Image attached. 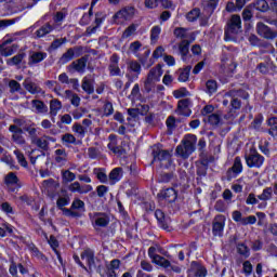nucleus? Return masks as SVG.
Returning <instances> with one entry per match:
<instances>
[{
  "instance_id": "1",
  "label": "nucleus",
  "mask_w": 277,
  "mask_h": 277,
  "mask_svg": "<svg viewBox=\"0 0 277 277\" xmlns=\"http://www.w3.org/2000/svg\"><path fill=\"white\" fill-rule=\"evenodd\" d=\"M151 156L154 158L153 163L158 162L159 167L163 170H169V168H172V153H170V150L155 145L153 147Z\"/></svg>"
},
{
  "instance_id": "2",
  "label": "nucleus",
  "mask_w": 277,
  "mask_h": 277,
  "mask_svg": "<svg viewBox=\"0 0 277 277\" xmlns=\"http://www.w3.org/2000/svg\"><path fill=\"white\" fill-rule=\"evenodd\" d=\"M241 31V16L232 15L225 27L224 40L225 42H233L237 40L238 34Z\"/></svg>"
},
{
  "instance_id": "3",
  "label": "nucleus",
  "mask_w": 277,
  "mask_h": 277,
  "mask_svg": "<svg viewBox=\"0 0 277 277\" xmlns=\"http://www.w3.org/2000/svg\"><path fill=\"white\" fill-rule=\"evenodd\" d=\"M196 142H198L196 135L187 134L182 141V144L176 147V154L182 157V159L189 158V155L196 150Z\"/></svg>"
},
{
  "instance_id": "4",
  "label": "nucleus",
  "mask_w": 277,
  "mask_h": 277,
  "mask_svg": "<svg viewBox=\"0 0 277 277\" xmlns=\"http://www.w3.org/2000/svg\"><path fill=\"white\" fill-rule=\"evenodd\" d=\"M94 228H107L109 226V214L105 212H93L89 214Z\"/></svg>"
},
{
  "instance_id": "5",
  "label": "nucleus",
  "mask_w": 277,
  "mask_h": 277,
  "mask_svg": "<svg viewBox=\"0 0 277 277\" xmlns=\"http://www.w3.org/2000/svg\"><path fill=\"white\" fill-rule=\"evenodd\" d=\"M225 96H229L230 106L233 109H241V100L248 98V93L243 90H230L225 94Z\"/></svg>"
},
{
  "instance_id": "6",
  "label": "nucleus",
  "mask_w": 277,
  "mask_h": 277,
  "mask_svg": "<svg viewBox=\"0 0 277 277\" xmlns=\"http://www.w3.org/2000/svg\"><path fill=\"white\" fill-rule=\"evenodd\" d=\"M70 205V197H60L56 201V207L63 212L66 217H79V212L65 208Z\"/></svg>"
},
{
  "instance_id": "7",
  "label": "nucleus",
  "mask_w": 277,
  "mask_h": 277,
  "mask_svg": "<svg viewBox=\"0 0 277 277\" xmlns=\"http://www.w3.org/2000/svg\"><path fill=\"white\" fill-rule=\"evenodd\" d=\"M248 168H261L265 163V157L259 151L251 150L249 155L245 157Z\"/></svg>"
},
{
  "instance_id": "8",
  "label": "nucleus",
  "mask_w": 277,
  "mask_h": 277,
  "mask_svg": "<svg viewBox=\"0 0 277 277\" xmlns=\"http://www.w3.org/2000/svg\"><path fill=\"white\" fill-rule=\"evenodd\" d=\"M224 226H226V216L219 214L212 222V233L214 237H222L224 235Z\"/></svg>"
},
{
  "instance_id": "9",
  "label": "nucleus",
  "mask_w": 277,
  "mask_h": 277,
  "mask_svg": "<svg viewBox=\"0 0 277 277\" xmlns=\"http://www.w3.org/2000/svg\"><path fill=\"white\" fill-rule=\"evenodd\" d=\"M89 55H84L76 61H74L67 68L69 72H85V67L88 66Z\"/></svg>"
},
{
  "instance_id": "10",
  "label": "nucleus",
  "mask_w": 277,
  "mask_h": 277,
  "mask_svg": "<svg viewBox=\"0 0 277 277\" xmlns=\"http://www.w3.org/2000/svg\"><path fill=\"white\" fill-rule=\"evenodd\" d=\"M23 88L26 90V92L32 95L40 94V96H44L45 94L44 90H42V88L38 85V83L31 81V78H26L24 80Z\"/></svg>"
},
{
  "instance_id": "11",
  "label": "nucleus",
  "mask_w": 277,
  "mask_h": 277,
  "mask_svg": "<svg viewBox=\"0 0 277 277\" xmlns=\"http://www.w3.org/2000/svg\"><path fill=\"white\" fill-rule=\"evenodd\" d=\"M256 34L266 40H274V38H277V32L272 30L269 26L263 24V22L256 24Z\"/></svg>"
},
{
  "instance_id": "12",
  "label": "nucleus",
  "mask_w": 277,
  "mask_h": 277,
  "mask_svg": "<svg viewBox=\"0 0 277 277\" xmlns=\"http://www.w3.org/2000/svg\"><path fill=\"white\" fill-rule=\"evenodd\" d=\"M50 142H55V138H53L49 135H42L40 137L37 136V140L32 141L31 144H34V146H37V148L42 150V157H44L45 156L44 153H47L49 150Z\"/></svg>"
},
{
  "instance_id": "13",
  "label": "nucleus",
  "mask_w": 277,
  "mask_h": 277,
  "mask_svg": "<svg viewBox=\"0 0 277 277\" xmlns=\"http://www.w3.org/2000/svg\"><path fill=\"white\" fill-rule=\"evenodd\" d=\"M10 133H12L11 140L14 144H18L23 146L26 144L25 136H23V129L18 128L17 126H10L9 127Z\"/></svg>"
},
{
  "instance_id": "14",
  "label": "nucleus",
  "mask_w": 277,
  "mask_h": 277,
  "mask_svg": "<svg viewBox=\"0 0 277 277\" xmlns=\"http://www.w3.org/2000/svg\"><path fill=\"white\" fill-rule=\"evenodd\" d=\"M54 161H55L56 166H60L61 168L63 166H66V163L68 161V153H66V149H64V148L56 149L54 151Z\"/></svg>"
},
{
  "instance_id": "15",
  "label": "nucleus",
  "mask_w": 277,
  "mask_h": 277,
  "mask_svg": "<svg viewBox=\"0 0 277 277\" xmlns=\"http://www.w3.org/2000/svg\"><path fill=\"white\" fill-rule=\"evenodd\" d=\"M158 197L162 198V200H167V202H175L179 195L174 188H166L158 194Z\"/></svg>"
},
{
  "instance_id": "16",
  "label": "nucleus",
  "mask_w": 277,
  "mask_h": 277,
  "mask_svg": "<svg viewBox=\"0 0 277 277\" xmlns=\"http://www.w3.org/2000/svg\"><path fill=\"white\" fill-rule=\"evenodd\" d=\"M69 192L72 194H88L89 192H92L91 185H83L79 184V182H74L68 187Z\"/></svg>"
},
{
  "instance_id": "17",
  "label": "nucleus",
  "mask_w": 277,
  "mask_h": 277,
  "mask_svg": "<svg viewBox=\"0 0 277 277\" xmlns=\"http://www.w3.org/2000/svg\"><path fill=\"white\" fill-rule=\"evenodd\" d=\"M194 41L193 39H184L179 44V51L182 55L183 62H187V55H189V44Z\"/></svg>"
},
{
  "instance_id": "18",
  "label": "nucleus",
  "mask_w": 277,
  "mask_h": 277,
  "mask_svg": "<svg viewBox=\"0 0 277 277\" xmlns=\"http://www.w3.org/2000/svg\"><path fill=\"white\" fill-rule=\"evenodd\" d=\"M173 35L175 38H179L180 40H192L194 39V34L189 32L187 28L184 27H176L173 31Z\"/></svg>"
},
{
  "instance_id": "19",
  "label": "nucleus",
  "mask_w": 277,
  "mask_h": 277,
  "mask_svg": "<svg viewBox=\"0 0 277 277\" xmlns=\"http://www.w3.org/2000/svg\"><path fill=\"white\" fill-rule=\"evenodd\" d=\"M75 51H83V48H69L60 58V64H68L71 60H75Z\"/></svg>"
},
{
  "instance_id": "20",
  "label": "nucleus",
  "mask_w": 277,
  "mask_h": 277,
  "mask_svg": "<svg viewBox=\"0 0 277 277\" xmlns=\"http://www.w3.org/2000/svg\"><path fill=\"white\" fill-rule=\"evenodd\" d=\"M163 75V69H161V64L156 65L153 67L149 72L147 74V77L157 83L161 81V76Z\"/></svg>"
},
{
  "instance_id": "21",
  "label": "nucleus",
  "mask_w": 277,
  "mask_h": 277,
  "mask_svg": "<svg viewBox=\"0 0 277 277\" xmlns=\"http://www.w3.org/2000/svg\"><path fill=\"white\" fill-rule=\"evenodd\" d=\"M134 15H135V8L128 6L117 12L116 17L123 18L124 21H131V18H133Z\"/></svg>"
},
{
  "instance_id": "22",
  "label": "nucleus",
  "mask_w": 277,
  "mask_h": 277,
  "mask_svg": "<svg viewBox=\"0 0 277 277\" xmlns=\"http://www.w3.org/2000/svg\"><path fill=\"white\" fill-rule=\"evenodd\" d=\"M62 109V103L60 100L54 98L50 101V116L52 122H55V116H57L58 111Z\"/></svg>"
},
{
  "instance_id": "23",
  "label": "nucleus",
  "mask_w": 277,
  "mask_h": 277,
  "mask_svg": "<svg viewBox=\"0 0 277 277\" xmlns=\"http://www.w3.org/2000/svg\"><path fill=\"white\" fill-rule=\"evenodd\" d=\"M82 261L87 260L89 265V269L87 272H92V267H94V251L87 249L80 254Z\"/></svg>"
},
{
  "instance_id": "24",
  "label": "nucleus",
  "mask_w": 277,
  "mask_h": 277,
  "mask_svg": "<svg viewBox=\"0 0 277 277\" xmlns=\"http://www.w3.org/2000/svg\"><path fill=\"white\" fill-rule=\"evenodd\" d=\"M189 105H192V101L189 98L181 100L177 103V114H180V116H189V114H187Z\"/></svg>"
},
{
  "instance_id": "25",
  "label": "nucleus",
  "mask_w": 277,
  "mask_h": 277,
  "mask_svg": "<svg viewBox=\"0 0 277 277\" xmlns=\"http://www.w3.org/2000/svg\"><path fill=\"white\" fill-rule=\"evenodd\" d=\"M221 68L223 69V72H234L235 68H237V64H235L230 58L225 57L222 60Z\"/></svg>"
},
{
  "instance_id": "26",
  "label": "nucleus",
  "mask_w": 277,
  "mask_h": 277,
  "mask_svg": "<svg viewBox=\"0 0 277 277\" xmlns=\"http://www.w3.org/2000/svg\"><path fill=\"white\" fill-rule=\"evenodd\" d=\"M47 60V53L44 52H35L30 55L28 65L34 66V64H40V62Z\"/></svg>"
},
{
  "instance_id": "27",
  "label": "nucleus",
  "mask_w": 277,
  "mask_h": 277,
  "mask_svg": "<svg viewBox=\"0 0 277 277\" xmlns=\"http://www.w3.org/2000/svg\"><path fill=\"white\" fill-rule=\"evenodd\" d=\"M53 29H55V27H53V25H50L49 23H47L43 26H41L35 34H36L37 38H44V36H49V34H51V31H53Z\"/></svg>"
},
{
  "instance_id": "28",
  "label": "nucleus",
  "mask_w": 277,
  "mask_h": 277,
  "mask_svg": "<svg viewBox=\"0 0 277 277\" xmlns=\"http://www.w3.org/2000/svg\"><path fill=\"white\" fill-rule=\"evenodd\" d=\"M81 88L87 92V94H94V81L89 79L88 77H84L82 79Z\"/></svg>"
},
{
  "instance_id": "29",
  "label": "nucleus",
  "mask_w": 277,
  "mask_h": 277,
  "mask_svg": "<svg viewBox=\"0 0 277 277\" xmlns=\"http://www.w3.org/2000/svg\"><path fill=\"white\" fill-rule=\"evenodd\" d=\"M31 105L32 107H35L38 114H47V111H49V107L47 106V104H44V102L40 100H32Z\"/></svg>"
},
{
  "instance_id": "30",
  "label": "nucleus",
  "mask_w": 277,
  "mask_h": 277,
  "mask_svg": "<svg viewBox=\"0 0 277 277\" xmlns=\"http://www.w3.org/2000/svg\"><path fill=\"white\" fill-rule=\"evenodd\" d=\"M153 263L159 265V267H163V269H170V267H172V263L161 255L156 256Z\"/></svg>"
},
{
  "instance_id": "31",
  "label": "nucleus",
  "mask_w": 277,
  "mask_h": 277,
  "mask_svg": "<svg viewBox=\"0 0 277 277\" xmlns=\"http://www.w3.org/2000/svg\"><path fill=\"white\" fill-rule=\"evenodd\" d=\"M274 197V188L266 187L263 189L262 194L258 196L259 200H262L263 202H267V200H272Z\"/></svg>"
},
{
  "instance_id": "32",
  "label": "nucleus",
  "mask_w": 277,
  "mask_h": 277,
  "mask_svg": "<svg viewBox=\"0 0 277 277\" xmlns=\"http://www.w3.org/2000/svg\"><path fill=\"white\" fill-rule=\"evenodd\" d=\"M137 27H140V25H137V24H131L130 26H128V27L124 29V31H123L121 38H122L123 40H127V38H131V36H135V31H137Z\"/></svg>"
},
{
  "instance_id": "33",
  "label": "nucleus",
  "mask_w": 277,
  "mask_h": 277,
  "mask_svg": "<svg viewBox=\"0 0 277 277\" xmlns=\"http://www.w3.org/2000/svg\"><path fill=\"white\" fill-rule=\"evenodd\" d=\"M122 172V168H115L110 173H109V182L110 185H116L118 181H120V174Z\"/></svg>"
},
{
  "instance_id": "34",
  "label": "nucleus",
  "mask_w": 277,
  "mask_h": 277,
  "mask_svg": "<svg viewBox=\"0 0 277 277\" xmlns=\"http://www.w3.org/2000/svg\"><path fill=\"white\" fill-rule=\"evenodd\" d=\"M236 250L240 256H243L245 259H248L250 256V248L246 246V243L240 242L236 246Z\"/></svg>"
},
{
  "instance_id": "35",
  "label": "nucleus",
  "mask_w": 277,
  "mask_h": 277,
  "mask_svg": "<svg viewBox=\"0 0 277 277\" xmlns=\"http://www.w3.org/2000/svg\"><path fill=\"white\" fill-rule=\"evenodd\" d=\"M128 69L131 70V72H135L136 77L142 75V65L137 63V61H130L128 63Z\"/></svg>"
},
{
  "instance_id": "36",
  "label": "nucleus",
  "mask_w": 277,
  "mask_h": 277,
  "mask_svg": "<svg viewBox=\"0 0 277 277\" xmlns=\"http://www.w3.org/2000/svg\"><path fill=\"white\" fill-rule=\"evenodd\" d=\"M155 216L158 220L161 228L168 230V223H166V213H163V211L161 210H156Z\"/></svg>"
},
{
  "instance_id": "37",
  "label": "nucleus",
  "mask_w": 277,
  "mask_h": 277,
  "mask_svg": "<svg viewBox=\"0 0 277 277\" xmlns=\"http://www.w3.org/2000/svg\"><path fill=\"white\" fill-rule=\"evenodd\" d=\"M18 176H16V173L10 172L4 177L5 185H18Z\"/></svg>"
},
{
  "instance_id": "38",
  "label": "nucleus",
  "mask_w": 277,
  "mask_h": 277,
  "mask_svg": "<svg viewBox=\"0 0 277 277\" xmlns=\"http://www.w3.org/2000/svg\"><path fill=\"white\" fill-rule=\"evenodd\" d=\"M23 60H25V53H18L17 55L13 56L12 58H9L6 61V64L9 66H18V64H21V62H23Z\"/></svg>"
},
{
  "instance_id": "39",
  "label": "nucleus",
  "mask_w": 277,
  "mask_h": 277,
  "mask_svg": "<svg viewBox=\"0 0 277 277\" xmlns=\"http://www.w3.org/2000/svg\"><path fill=\"white\" fill-rule=\"evenodd\" d=\"M200 16H201L200 9L195 8L190 12L187 13L186 18H187V21H189V23H194L195 21H198V18H200Z\"/></svg>"
},
{
  "instance_id": "40",
  "label": "nucleus",
  "mask_w": 277,
  "mask_h": 277,
  "mask_svg": "<svg viewBox=\"0 0 277 277\" xmlns=\"http://www.w3.org/2000/svg\"><path fill=\"white\" fill-rule=\"evenodd\" d=\"M206 92L207 94H215L217 92V82L215 80H208L206 82Z\"/></svg>"
},
{
  "instance_id": "41",
  "label": "nucleus",
  "mask_w": 277,
  "mask_h": 277,
  "mask_svg": "<svg viewBox=\"0 0 277 277\" xmlns=\"http://www.w3.org/2000/svg\"><path fill=\"white\" fill-rule=\"evenodd\" d=\"M253 6L255 8V10H258L259 12H267V10H269V4L267 3V1L265 0H256L253 3Z\"/></svg>"
},
{
  "instance_id": "42",
  "label": "nucleus",
  "mask_w": 277,
  "mask_h": 277,
  "mask_svg": "<svg viewBox=\"0 0 277 277\" xmlns=\"http://www.w3.org/2000/svg\"><path fill=\"white\" fill-rule=\"evenodd\" d=\"M62 179H63V183H72V181L77 179V175L70 172V170H64L62 171Z\"/></svg>"
},
{
  "instance_id": "43",
  "label": "nucleus",
  "mask_w": 277,
  "mask_h": 277,
  "mask_svg": "<svg viewBox=\"0 0 277 277\" xmlns=\"http://www.w3.org/2000/svg\"><path fill=\"white\" fill-rule=\"evenodd\" d=\"M189 72H192V66L188 65L181 70L177 81L185 83L189 79Z\"/></svg>"
},
{
  "instance_id": "44",
  "label": "nucleus",
  "mask_w": 277,
  "mask_h": 277,
  "mask_svg": "<svg viewBox=\"0 0 277 277\" xmlns=\"http://www.w3.org/2000/svg\"><path fill=\"white\" fill-rule=\"evenodd\" d=\"M62 143L64 146H70V144H77V137L70 133H66L62 136Z\"/></svg>"
},
{
  "instance_id": "45",
  "label": "nucleus",
  "mask_w": 277,
  "mask_h": 277,
  "mask_svg": "<svg viewBox=\"0 0 277 277\" xmlns=\"http://www.w3.org/2000/svg\"><path fill=\"white\" fill-rule=\"evenodd\" d=\"M71 211H85V202L81 199H75L71 203Z\"/></svg>"
},
{
  "instance_id": "46",
  "label": "nucleus",
  "mask_w": 277,
  "mask_h": 277,
  "mask_svg": "<svg viewBox=\"0 0 277 277\" xmlns=\"http://www.w3.org/2000/svg\"><path fill=\"white\" fill-rule=\"evenodd\" d=\"M25 131L28 132V137L32 144L34 141L38 138V129H36L34 126H28L25 128Z\"/></svg>"
},
{
  "instance_id": "47",
  "label": "nucleus",
  "mask_w": 277,
  "mask_h": 277,
  "mask_svg": "<svg viewBox=\"0 0 277 277\" xmlns=\"http://www.w3.org/2000/svg\"><path fill=\"white\" fill-rule=\"evenodd\" d=\"M157 84L156 80H153L151 78L147 77L144 81V90L145 92L149 93L155 90V85Z\"/></svg>"
},
{
  "instance_id": "48",
  "label": "nucleus",
  "mask_w": 277,
  "mask_h": 277,
  "mask_svg": "<svg viewBox=\"0 0 277 277\" xmlns=\"http://www.w3.org/2000/svg\"><path fill=\"white\" fill-rule=\"evenodd\" d=\"M232 170L235 174H239L243 171V164H241V158L236 157Z\"/></svg>"
},
{
  "instance_id": "49",
  "label": "nucleus",
  "mask_w": 277,
  "mask_h": 277,
  "mask_svg": "<svg viewBox=\"0 0 277 277\" xmlns=\"http://www.w3.org/2000/svg\"><path fill=\"white\" fill-rule=\"evenodd\" d=\"M174 180V172L161 173L158 177V183H170Z\"/></svg>"
},
{
  "instance_id": "50",
  "label": "nucleus",
  "mask_w": 277,
  "mask_h": 277,
  "mask_svg": "<svg viewBox=\"0 0 277 277\" xmlns=\"http://www.w3.org/2000/svg\"><path fill=\"white\" fill-rule=\"evenodd\" d=\"M9 88H10L11 94H15V92H21V90H23V88L21 87V83L16 80H10Z\"/></svg>"
},
{
  "instance_id": "51",
  "label": "nucleus",
  "mask_w": 277,
  "mask_h": 277,
  "mask_svg": "<svg viewBox=\"0 0 277 277\" xmlns=\"http://www.w3.org/2000/svg\"><path fill=\"white\" fill-rule=\"evenodd\" d=\"M207 120L210 124H212L213 127H217V124H220V122H222V118L220 117V115L217 114H212L209 115L207 117Z\"/></svg>"
},
{
  "instance_id": "52",
  "label": "nucleus",
  "mask_w": 277,
  "mask_h": 277,
  "mask_svg": "<svg viewBox=\"0 0 277 277\" xmlns=\"http://www.w3.org/2000/svg\"><path fill=\"white\" fill-rule=\"evenodd\" d=\"M14 155L16 156V159L22 168H27V160L25 159V155H23V153H21L18 149L14 150Z\"/></svg>"
},
{
  "instance_id": "53",
  "label": "nucleus",
  "mask_w": 277,
  "mask_h": 277,
  "mask_svg": "<svg viewBox=\"0 0 277 277\" xmlns=\"http://www.w3.org/2000/svg\"><path fill=\"white\" fill-rule=\"evenodd\" d=\"M161 34V27L154 26L150 30V40L151 42H156V40H159V35Z\"/></svg>"
},
{
  "instance_id": "54",
  "label": "nucleus",
  "mask_w": 277,
  "mask_h": 277,
  "mask_svg": "<svg viewBox=\"0 0 277 277\" xmlns=\"http://www.w3.org/2000/svg\"><path fill=\"white\" fill-rule=\"evenodd\" d=\"M206 277L207 276V269L205 267H199L196 272L190 271L188 273L187 277Z\"/></svg>"
},
{
  "instance_id": "55",
  "label": "nucleus",
  "mask_w": 277,
  "mask_h": 277,
  "mask_svg": "<svg viewBox=\"0 0 277 277\" xmlns=\"http://www.w3.org/2000/svg\"><path fill=\"white\" fill-rule=\"evenodd\" d=\"M88 155L89 159H98L101 157V150L96 147H89Z\"/></svg>"
},
{
  "instance_id": "56",
  "label": "nucleus",
  "mask_w": 277,
  "mask_h": 277,
  "mask_svg": "<svg viewBox=\"0 0 277 277\" xmlns=\"http://www.w3.org/2000/svg\"><path fill=\"white\" fill-rule=\"evenodd\" d=\"M108 70L111 77H122V70L118 65H109Z\"/></svg>"
},
{
  "instance_id": "57",
  "label": "nucleus",
  "mask_w": 277,
  "mask_h": 277,
  "mask_svg": "<svg viewBox=\"0 0 277 277\" xmlns=\"http://www.w3.org/2000/svg\"><path fill=\"white\" fill-rule=\"evenodd\" d=\"M219 0H209L207 2V6L205 8V12H209V15L213 14Z\"/></svg>"
},
{
  "instance_id": "58",
  "label": "nucleus",
  "mask_w": 277,
  "mask_h": 277,
  "mask_svg": "<svg viewBox=\"0 0 277 277\" xmlns=\"http://www.w3.org/2000/svg\"><path fill=\"white\" fill-rule=\"evenodd\" d=\"M140 49H142V42L134 41V42L130 43L129 52L133 53L135 55V53L140 52Z\"/></svg>"
},
{
  "instance_id": "59",
  "label": "nucleus",
  "mask_w": 277,
  "mask_h": 277,
  "mask_svg": "<svg viewBox=\"0 0 277 277\" xmlns=\"http://www.w3.org/2000/svg\"><path fill=\"white\" fill-rule=\"evenodd\" d=\"M65 42H66V38L55 39L51 43L50 49H52V51H56V49H60V47L65 44Z\"/></svg>"
},
{
  "instance_id": "60",
  "label": "nucleus",
  "mask_w": 277,
  "mask_h": 277,
  "mask_svg": "<svg viewBox=\"0 0 277 277\" xmlns=\"http://www.w3.org/2000/svg\"><path fill=\"white\" fill-rule=\"evenodd\" d=\"M114 114V104L111 102H106L104 104V116L109 117Z\"/></svg>"
},
{
  "instance_id": "61",
  "label": "nucleus",
  "mask_w": 277,
  "mask_h": 277,
  "mask_svg": "<svg viewBox=\"0 0 277 277\" xmlns=\"http://www.w3.org/2000/svg\"><path fill=\"white\" fill-rule=\"evenodd\" d=\"M0 54L3 56V57H10V55H13L14 54V49L12 48H4L3 45H0Z\"/></svg>"
},
{
  "instance_id": "62",
  "label": "nucleus",
  "mask_w": 277,
  "mask_h": 277,
  "mask_svg": "<svg viewBox=\"0 0 277 277\" xmlns=\"http://www.w3.org/2000/svg\"><path fill=\"white\" fill-rule=\"evenodd\" d=\"M249 42L252 47H263L261 39H259V37H256V35H251L249 37Z\"/></svg>"
},
{
  "instance_id": "63",
  "label": "nucleus",
  "mask_w": 277,
  "mask_h": 277,
  "mask_svg": "<svg viewBox=\"0 0 277 277\" xmlns=\"http://www.w3.org/2000/svg\"><path fill=\"white\" fill-rule=\"evenodd\" d=\"M72 131H75V133H78V135H81L82 137L83 135H85V128L80 123H75L72 126Z\"/></svg>"
},
{
  "instance_id": "64",
  "label": "nucleus",
  "mask_w": 277,
  "mask_h": 277,
  "mask_svg": "<svg viewBox=\"0 0 277 277\" xmlns=\"http://www.w3.org/2000/svg\"><path fill=\"white\" fill-rule=\"evenodd\" d=\"M95 174L102 183H107V174H105L102 169H95Z\"/></svg>"
}]
</instances>
